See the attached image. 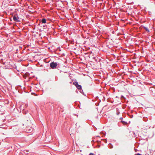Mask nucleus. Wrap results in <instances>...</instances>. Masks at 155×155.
Segmentation results:
<instances>
[{
  "mask_svg": "<svg viewBox=\"0 0 155 155\" xmlns=\"http://www.w3.org/2000/svg\"><path fill=\"white\" fill-rule=\"evenodd\" d=\"M57 65V63L56 62H53L50 64V67L51 68L53 69L56 68Z\"/></svg>",
  "mask_w": 155,
  "mask_h": 155,
  "instance_id": "1",
  "label": "nucleus"
},
{
  "mask_svg": "<svg viewBox=\"0 0 155 155\" xmlns=\"http://www.w3.org/2000/svg\"><path fill=\"white\" fill-rule=\"evenodd\" d=\"M73 84L75 85L77 88L79 90L81 89V85L78 84L77 82H74L73 83Z\"/></svg>",
  "mask_w": 155,
  "mask_h": 155,
  "instance_id": "2",
  "label": "nucleus"
},
{
  "mask_svg": "<svg viewBox=\"0 0 155 155\" xmlns=\"http://www.w3.org/2000/svg\"><path fill=\"white\" fill-rule=\"evenodd\" d=\"M17 16H14L13 17V19L15 21H19V20H18V18L17 17Z\"/></svg>",
  "mask_w": 155,
  "mask_h": 155,
  "instance_id": "3",
  "label": "nucleus"
},
{
  "mask_svg": "<svg viewBox=\"0 0 155 155\" xmlns=\"http://www.w3.org/2000/svg\"><path fill=\"white\" fill-rule=\"evenodd\" d=\"M28 121V120H27V121L26 122H24V124H23V125H24V124L26 126H28V123L27 122Z\"/></svg>",
  "mask_w": 155,
  "mask_h": 155,
  "instance_id": "4",
  "label": "nucleus"
},
{
  "mask_svg": "<svg viewBox=\"0 0 155 155\" xmlns=\"http://www.w3.org/2000/svg\"><path fill=\"white\" fill-rule=\"evenodd\" d=\"M41 21H42V23H45L46 22V19H45L43 18V19H42Z\"/></svg>",
  "mask_w": 155,
  "mask_h": 155,
  "instance_id": "5",
  "label": "nucleus"
},
{
  "mask_svg": "<svg viewBox=\"0 0 155 155\" xmlns=\"http://www.w3.org/2000/svg\"><path fill=\"white\" fill-rule=\"evenodd\" d=\"M144 28L148 32H149V30L148 29V28L147 27H144Z\"/></svg>",
  "mask_w": 155,
  "mask_h": 155,
  "instance_id": "6",
  "label": "nucleus"
},
{
  "mask_svg": "<svg viewBox=\"0 0 155 155\" xmlns=\"http://www.w3.org/2000/svg\"><path fill=\"white\" fill-rule=\"evenodd\" d=\"M135 155H141L140 153H137V154H135Z\"/></svg>",
  "mask_w": 155,
  "mask_h": 155,
  "instance_id": "7",
  "label": "nucleus"
},
{
  "mask_svg": "<svg viewBox=\"0 0 155 155\" xmlns=\"http://www.w3.org/2000/svg\"><path fill=\"white\" fill-rule=\"evenodd\" d=\"M89 155H94V154H93V153H90L89 154Z\"/></svg>",
  "mask_w": 155,
  "mask_h": 155,
  "instance_id": "8",
  "label": "nucleus"
},
{
  "mask_svg": "<svg viewBox=\"0 0 155 155\" xmlns=\"http://www.w3.org/2000/svg\"><path fill=\"white\" fill-rule=\"evenodd\" d=\"M124 124V123H125V122L124 121H121Z\"/></svg>",
  "mask_w": 155,
  "mask_h": 155,
  "instance_id": "9",
  "label": "nucleus"
}]
</instances>
